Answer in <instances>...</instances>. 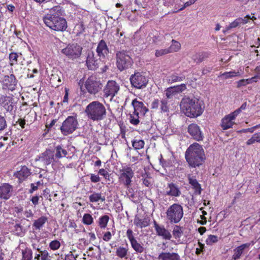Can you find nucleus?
I'll return each instance as SVG.
<instances>
[{"label": "nucleus", "mask_w": 260, "mask_h": 260, "mask_svg": "<svg viewBox=\"0 0 260 260\" xmlns=\"http://www.w3.org/2000/svg\"><path fill=\"white\" fill-rule=\"evenodd\" d=\"M118 119H117V121L118 122V124L119 126V127L120 129V134L121 137L122 138L125 137V132L126 130V126L124 123V122L123 121L122 118L121 117H120L119 118L118 117Z\"/></svg>", "instance_id": "nucleus-39"}, {"label": "nucleus", "mask_w": 260, "mask_h": 260, "mask_svg": "<svg viewBox=\"0 0 260 260\" xmlns=\"http://www.w3.org/2000/svg\"><path fill=\"white\" fill-rule=\"evenodd\" d=\"M250 246V243H246L243 244L234 249V254L232 256L233 260H237L239 259L243 254L244 250L246 248H248Z\"/></svg>", "instance_id": "nucleus-27"}, {"label": "nucleus", "mask_w": 260, "mask_h": 260, "mask_svg": "<svg viewBox=\"0 0 260 260\" xmlns=\"http://www.w3.org/2000/svg\"><path fill=\"white\" fill-rule=\"evenodd\" d=\"M140 116L139 114L134 112V111L130 112L128 114V120L130 123L133 125H138L140 123Z\"/></svg>", "instance_id": "nucleus-32"}, {"label": "nucleus", "mask_w": 260, "mask_h": 260, "mask_svg": "<svg viewBox=\"0 0 260 260\" xmlns=\"http://www.w3.org/2000/svg\"><path fill=\"white\" fill-rule=\"evenodd\" d=\"M246 107L247 103L246 102H245L240 106L239 108L237 109L233 112L234 114H235V115L238 116L242 110H244L246 108Z\"/></svg>", "instance_id": "nucleus-61"}, {"label": "nucleus", "mask_w": 260, "mask_h": 260, "mask_svg": "<svg viewBox=\"0 0 260 260\" xmlns=\"http://www.w3.org/2000/svg\"><path fill=\"white\" fill-rule=\"evenodd\" d=\"M168 48L170 53L176 52L180 49L181 44L179 42L175 40H172L171 45Z\"/></svg>", "instance_id": "nucleus-40"}, {"label": "nucleus", "mask_w": 260, "mask_h": 260, "mask_svg": "<svg viewBox=\"0 0 260 260\" xmlns=\"http://www.w3.org/2000/svg\"><path fill=\"white\" fill-rule=\"evenodd\" d=\"M165 95L167 99H172L173 97L177 95V94L174 88L172 86L167 88L165 90Z\"/></svg>", "instance_id": "nucleus-45"}, {"label": "nucleus", "mask_w": 260, "mask_h": 260, "mask_svg": "<svg viewBox=\"0 0 260 260\" xmlns=\"http://www.w3.org/2000/svg\"><path fill=\"white\" fill-rule=\"evenodd\" d=\"M85 113L93 120H101L106 115V109L103 104L98 101L90 103L86 108Z\"/></svg>", "instance_id": "nucleus-4"}, {"label": "nucleus", "mask_w": 260, "mask_h": 260, "mask_svg": "<svg viewBox=\"0 0 260 260\" xmlns=\"http://www.w3.org/2000/svg\"><path fill=\"white\" fill-rule=\"evenodd\" d=\"M47 220L48 218L47 217L42 216L34 221L32 226L35 228V230H40Z\"/></svg>", "instance_id": "nucleus-31"}, {"label": "nucleus", "mask_w": 260, "mask_h": 260, "mask_svg": "<svg viewBox=\"0 0 260 260\" xmlns=\"http://www.w3.org/2000/svg\"><path fill=\"white\" fill-rule=\"evenodd\" d=\"M255 143H260V132L254 134L246 143L247 145H250Z\"/></svg>", "instance_id": "nucleus-41"}, {"label": "nucleus", "mask_w": 260, "mask_h": 260, "mask_svg": "<svg viewBox=\"0 0 260 260\" xmlns=\"http://www.w3.org/2000/svg\"><path fill=\"white\" fill-rule=\"evenodd\" d=\"M188 179L189 183L194 190L195 193L200 194L202 190L201 186L197 180L194 177H191L190 175L188 177Z\"/></svg>", "instance_id": "nucleus-29"}, {"label": "nucleus", "mask_w": 260, "mask_h": 260, "mask_svg": "<svg viewBox=\"0 0 260 260\" xmlns=\"http://www.w3.org/2000/svg\"><path fill=\"white\" fill-rule=\"evenodd\" d=\"M105 102H112L114 98V81H109L104 89Z\"/></svg>", "instance_id": "nucleus-18"}, {"label": "nucleus", "mask_w": 260, "mask_h": 260, "mask_svg": "<svg viewBox=\"0 0 260 260\" xmlns=\"http://www.w3.org/2000/svg\"><path fill=\"white\" fill-rule=\"evenodd\" d=\"M33 248L36 249L37 251L40 253L41 260H50V256L48 251L44 248L35 247V244L32 245Z\"/></svg>", "instance_id": "nucleus-33"}, {"label": "nucleus", "mask_w": 260, "mask_h": 260, "mask_svg": "<svg viewBox=\"0 0 260 260\" xmlns=\"http://www.w3.org/2000/svg\"><path fill=\"white\" fill-rule=\"evenodd\" d=\"M185 158L189 167H199L203 164L205 159L204 150L201 145L194 143L186 149Z\"/></svg>", "instance_id": "nucleus-3"}, {"label": "nucleus", "mask_w": 260, "mask_h": 260, "mask_svg": "<svg viewBox=\"0 0 260 260\" xmlns=\"http://www.w3.org/2000/svg\"><path fill=\"white\" fill-rule=\"evenodd\" d=\"M237 115H235L234 112L224 116L221 120V126L223 130L231 128L235 124L234 120L235 119Z\"/></svg>", "instance_id": "nucleus-20"}, {"label": "nucleus", "mask_w": 260, "mask_h": 260, "mask_svg": "<svg viewBox=\"0 0 260 260\" xmlns=\"http://www.w3.org/2000/svg\"><path fill=\"white\" fill-rule=\"evenodd\" d=\"M218 241V237L213 235H208L205 242L207 245L211 246Z\"/></svg>", "instance_id": "nucleus-44"}, {"label": "nucleus", "mask_w": 260, "mask_h": 260, "mask_svg": "<svg viewBox=\"0 0 260 260\" xmlns=\"http://www.w3.org/2000/svg\"><path fill=\"white\" fill-rule=\"evenodd\" d=\"M64 13V11L61 7L58 5L54 6L43 17L44 22L53 30L64 31L68 27L66 19L62 17Z\"/></svg>", "instance_id": "nucleus-1"}, {"label": "nucleus", "mask_w": 260, "mask_h": 260, "mask_svg": "<svg viewBox=\"0 0 260 260\" xmlns=\"http://www.w3.org/2000/svg\"><path fill=\"white\" fill-rule=\"evenodd\" d=\"M132 248L138 253H142L144 251V247L139 243L137 240H135L131 243Z\"/></svg>", "instance_id": "nucleus-46"}, {"label": "nucleus", "mask_w": 260, "mask_h": 260, "mask_svg": "<svg viewBox=\"0 0 260 260\" xmlns=\"http://www.w3.org/2000/svg\"><path fill=\"white\" fill-rule=\"evenodd\" d=\"M19 56V54L15 52H11L9 55V59L10 61L11 62L10 64L11 66L14 64L17 63V58Z\"/></svg>", "instance_id": "nucleus-56"}, {"label": "nucleus", "mask_w": 260, "mask_h": 260, "mask_svg": "<svg viewBox=\"0 0 260 260\" xmlns=\"http://www.w3.org/2000/svg\"><path fill=\"white\" fill-rule=\"evenodd\" d=\"M166 214V219L170 223H178L184 214L183 207L179 204L174 203L168 208Z\"/></svg>", "instance_id": "nucleus-5"}, {"label": "nucleus", "mask_w": 260, "mask_h": 260, "mask_svg": "<svg viewBox=\"0 0 260 260\" xmlns=\"http://www.w3.org/2000/svg\"><path fill=\"white\" fill-rule=\"evenodd\" d=\"M183 231L181 228L178 225H175L173 231V234L175 238H179L181 237Z\"/></svg>", "instance_id": "nucleus-50"}, {"label": "nucleus", "mask_w": 260, "mask_h": 260, "mask_svg": "<svg viewBox=\"0 0 260 260\" xmlns=\"http://www.w3.org/2000/svg\"><path fill=\"white\" fill-rule=\"evenodd\" d=\"M188 132L192 138L196 141H200L203 139L200 127L195 123H191L188 127Z\"/></svg>", "instance_id": "nucleus-16"}, {"label": "nucleus", "mask_w": 260, "mask_h": 260, "mask_svg": "<svg viewBox=\"0 0 260 260\" xmlns=\"http://www.w3.org/2000/svg\"><path fill=\"white\" fill-rule=\"evenodd\" d=\"M185 78L184 75L179 76L177 74H172L169 77L168 81L172 83L177 82H180L184 80Z\"/></svg>", "instance_id": "nucleus-38"}, {"label": "nucleus", "mask_w": 260, "mask_h": 260, "mask_svg": "<svg viewBox=\"0 0 260 260\" xmlns=\"http://www.w3.org/2000/svg\"><path fill=\"white\" fill-rule=\"evenodd\" d=\"M150 221V219L149 217L147 216H145L143 218H141L139 216H136L134 218V223L136 226L142 229L149 226Z\"/></svg>", "instance_id": "nucleus-28"}, {"label": "nucleus", "mask_w": 260, "mask_h": 260, "mask_svg": "<svg viewBox=\"0 0 260 260\" xmlns=\"http://www.w3.org/2000/svg\"><path fill=\"white\" fill-rule=\"evenodd\" d=\"M160 110L161 113L169 112V105L167 99H163L160 101Z\"/></svg>", "instance_id": "nucleus-42"}, {"label": "nucleus", "mask_w": 260, "mask_h": 260, "mask_svg": "<svg viewBox=\"0 0 260 260\" xmlns=\"http://www.w3.org/2000/svg\"><path fill=\"white\" fill-rule=\"evenodd\" d=\"M54 151L47 149L40 155L39 159L47 166L54 161Z\"/></svg>", "instance_id": "nucleus-19"}, {"label": "nucleus", "mask_w": 260, "mask_h": 260, "mask_svg": "<svg viewBox=\"0 0 260 260\" xmlns=\"http://www.w3.org/2000/svg\"><path fill=\"white\" fill-rule=\"evenodd\" d=\"M168 187L170 190L167 192V195L177 197L181 194V191L175 184L173 183H169Z\"/></svg>", "instance_id": "nucleus-30"}, {"label": "nucleus", "mask_w": 260, "mask_h": 260, "mask_svg": "<svg viewBox=\"0 0 260 260\" xmlns=\"http://www.w3.org/2000/svg\"><path fill=\"white\" fill-rule=\"evenodd\" d=\"M60 247V243L57 240L52 241L49 243V247L53 250H56L58 249Z\"/></svg>", "instance_id": "nucleus-54"}, {"label": "nucleus", "mask_w": 260, "mask_h": 260, "mask_svg": "<svg viewBox=\"0 0 260 260\" xmlns=\"http://www.w3.org/2000/svg\"><path fill=\"white\" fill-rule=\"evenodd\" d=\"M153 225L157 236L161 237L164 239L170 240L172 235L169 231L163 225H159L155 220L153 221Z\"/></svg>", "instance_id": "nucleus-15"}, {"label": "nucleus", "mask_w": 260, "mask_h": 260, "mask_svg": "<svg viewBox=\"0 0 260 260\" xmlns=\"http://www.w3.org/2000/svg\"><path fill=\"white\" fill-rule=\"evenodd\" d=\"M82 221L85 224L90 225L93 222V218L90 214L86 213L83 215Z\"/></svg>", "instance_id": "nucleus-52"}, {"label": "nucleus", "mask_w": 260, "mask_h": 260, "mask_svg": "<svg viewBox=\"0 0 260 260\" xmlns=\"http://www.w3.org/2000/svg\"><path fill=\"white\" fill-rule=\"evenodd\" d=\"M205 55L203 53H196L193 55L192 58L194 62L197 63H200L204 61Z\"/></svg>", "instance_id": "nucleus-47"}, {"label": "nucleus", "mask_w": 260, "mask_h": 260, "mask_svg": "<svg viewBox=\"0 0 260 260\" xmlns=\"http://www.w3.org/2000/svg\"><path fill=\"white\" fill-rule=\"evenodd\" d=\"M27 222H28V220L25 218H23L20 220H16L15 221V224L14 225L12 230L14 235L20 237L23 236L26 232V229L24 227V225Z\"/></svg>", "instance_id": "nucleus-13"}, {"label": "nucleus", "mask_w": 260, "mask_h": 260, "mask_svg": "<svg viewBox=\"0 0 260 260\" xmlns=\"http://www.w3.org/2000/svg\"><path fill=\"white\" fill-rule=\"evenodd\" d=\"M134 173L131 167H126L120 170L119 180L126 187L128 188L131 184L132 178L134 177Z\"/></svg>", "instance_id": "nucleus-10"}, {"label": "nucleus", "mask_w": 260, "mask_h": 260, "mask_svg": "<svg viewBox=\"0 0 260 260\" xmlns=\"http://www.w3.org/2000/svg\"><path fill=\"white\" fill-rule=\"evenodd\" d=\"M117 67L120 71H122L131 67L133 61L131 57L124 52H119L116 54Z\"/></svg>", "instance_id": "nucleus-7"}, {"label": "nucleus", "mask_w": 260, "mask_h": 260, "mask_svg": "<svg viewBox=\"0 0 260 260\" xmlns=\"http://www.w3.org/2000/svg\"><path fill=\"white\" fill-rule=\"evenodd\" d=\"M109 219V218L108 215H104L99 218V224L101 228L106 227Z\"/></svg>", "instance_id": "nucleus-51"}, {"label": "nucleus", "mask_w": 260, "mask_h": 260, "mask_svg": "<svg viewBox=\"0 0 260 260\" xmlns=\"http://www.w3.org/2000/svg\"><path fill=\"white\" fill-rule=\"evenodd\" d=\"M131 105L133 107V111L141 116H144L149 111L148 108L145 106L144 103L139 101L137 98L132 101Z\"/></svg>", "instance_id": "nucleus-14"}, {"label": "nucleus", "mask_w": 260, "mask_h": 260, "mask_svg": "<svg viewBox=\"0 0 260 260\" xmlns=\"http://www.w3.org/2000/svg\"><path fill=\"white\" fill-rule=\"evenodd\" d=\"M160 105V101L158 99H154L151 103V108L153 110H157Z\"/></svg>", "instance_id": "nucleus-60"}, {"label": "nucleus", "mask_w": 260, "mask_h": 260, "mask_svg": "<svg viewBox=\"0 0 260 260\" xmlns=\"http://www.w3.org/2000/svg\"><path fill=\"white\" fill-rule=\"evenodd\" d=\"M125 104L126 101L123 96L121 98L116 97V99H115V109H116L117 112L116 115L119 118L122 115L123 109Z\"/></svg>", "instance_id": "nucleus-25"}, {"label": "nucleus", "mask_w": 260, "mask_h": 260, "mask_svg": "<svg viewBox=\"0 0 260 260\" xmlns=\"http://www.w3.org/2000/svg\"><path fill=\"white\" fill-rule=\"evenodd\" d=\"M126 236L131 243L133 241L136 240L134 237L133 232L131 229H128L127 230Z\"/></svg>", "instance_id": "nucleus-59"}, {"label": "nucleus", "mask_w": 260, "mask_h": 260, "mask_svg": "<svg viewBox=\"0 0 260 260\" xmlns=\"http://www.w3.org/2000/svg\"><path fill=\"white\" fill-rule=\"evenodd\" d=\"M89 199L91 202H102L105 201V197L101 193L93 192L89 197Z\"/></svg>", "instance_id": "nucleus-34"}, {"label": "nucleus", "mask_w": 260, "mask_h": 260, "mask_svg": "<svg viewBox=\"0 0 260 260\" xmlns=\"http://www.w3.org/2000/svg\"><path fill=\"white\" fill-rule=\"evenodd\" d=\"M238 18L239 19H241V20H240L239 21L240 22V24H246L247 23H248L249 20H254L256 19V18L254 16H252V17H251L250 16H249L248 15H246L243 18Z\"/></svg>", "instance_id": "nucleus-58"}, {"label": "nucleus", "mask_w": 260, "mask_h": 260, "mask_svg": "<svg viewBox=\"0 0 260 260\" xmlns=\"http://www.w3.org/2000/svg\"><path fill=\"white\" fill-rule=\"evenodd\" d=\"M7 127V122L5 116L0 114V133Z\"/></svg>", "instance_id": "nucleus-49"}, {"label": "nucleus", "mask_w": 260, "mask_h": 260, "mask_svg": "<svg viewBox=\"0 0 260 260\" xmlns=\"http://www.w3.org/2000/svg\"><path fill=\"white\" fill-rule=\"evenodd\" d=\"M22 258L21 260H32V251L30 248L26 247L22 250Z\"/></svg>", "instance_id": "nucleus-36"}, {"label": "nucleus", "mask_w": 260, "mask_h": 260, "mask_svg": "<svg viewBox=\"0 0 260 260\" xmlns=\"http://www.w3.org/2000/svg\"><path fill=\"white\" fill-rule=\"evenodd\" d=\"M177 95L182 92L186 89V86L185 84H181L179 85L173 86Z\"/></svg>", "instance_id": "nucleus-55"}, {"label": "nucleus", "mask_w": 260, "mask_h": 260, "mask_svg": "<svg viewBox=\"0 0 260 260\" xmlns=\"http://www.w3.org/2000/svg\"><path fill=\"white\" fill-rule=\"evenodd\" d=\"M197 1V0H189L186 3H184V2L181 1L180 8H183V10L185 8L194 4Z\"/></svg>", "instance_id": "nucleus-62"}, {"label": "nucleus", "mask_w": 260, "mask_h": 260, "mask_svg": "<svg viewBox=\"0 0 260 260\" xmlns=\"http://www.w3.org/2000/svg\"><path fill=\"white\" fill-rule=\"evenodd\" d=\"M13 187L8 183H4L0 186V199L8 200L12 195Z\"/></svg>", "instance_id": "nucleus-21"}, {"label": "nucleus", "mask_w": 260, "mask_h": 260, "mask_svg": "<svg viewBox=\"0 0 260 260\" xmlns=\"http://www.w3.org/2000/svg\"><path fill=\"white\" fill-rule=\"evenodd\" d=\"M18 82V81L14 74L5 75L2 81V88L13 91L16 89Z\"/></svg>", "instance_id": "nucleus-12"}, {"label": "nucleus", "mask_w": 260, "mask_h": 260, "mask_svg": "<svg viewBox=\"0 0 260 260\" xmlns=\"http://www.w3.org/2000/svg\"><path fill=\"white\" fill-rule=\"evenodd\" d=\"M78 125L77 117L69 116L62 123L60 129L62 134L64 136H68L72 134L78 128Z\"/></svg>", "instance_id": "nucleus-6"}, {"label": "nucleus", "mask_w": 260, "mask_h": 260, "mask_svg": "<svg viewBox=\"0 0 260 260\" xmlns=\"http://www.w3.org/2000/svg\"><path fill=\"white\" fill-rule=\"evenodd\" d=\"M0 105L7 112H12L14 108V103L13 98L9 96L1 95L0 96Z\"/></svg>", "instance_id": "nucleus-17"}, {"label": "nucleus", "mask_w": 260, "mask_h": 260, "mask_svg": "<svg viewBox=\"0 0 260 260\" xmlns=\"http://www.w3.org/2000/svg\"><path fill=\"white\" fill-rule=\"evenodd\" d=\"M87 91L90 94H95L100 91L103 87L100 81H98L94 76H90L86 80L84 84Z\"/></svg>", "instance_id": "nucleus-8"}, {"label": "nucleus", "mask_w": 260, "mask_h": 260, "mask_svg": "<svg viewBox=\"0 0 260 260\" xmlns=\"http://www.w3.org/2000/svg\"><path fill=\"white\" fill-rule=\"evenodd\" d=\"M30 174V170L27 167L24 166L21 167L20 170L14 173V176L18 178L19 183H21L26 179Z\"/></svg>", "instance_id": "nucleus-23"}, {"label": "nucleus", "mask_w": 260, "mask_h": 260, "mask_svg": "<svg viewBox=\"0 0 260 260\" xmlns=\"http://www.w3.org/2000/svg\"><path fill=\"white\" fill-rule=\"evenodd\" d=\"M130 81L133 87L141 89L147 85L148 80L142 73L136 72L131 76Z\"/></svg>", "instance_id": "nucleus-11"}, {"label": "nucleus", "mask_w": 260, "mask_h": 260, "mask_svg": "<svg viewBox=\"0 0 260 260\" xmlns=\"http://www.w3.org/2000/svg\"><path fill=\"white\" fill-rule=\"evenodd\" d=\"M241 19H239V18H237L236 20H235L233 22H231L228 28L230 29L232 28H235L237 26H238L240 24V22L239 21Z\"/></svg>", "instance_id": "nucleus-63"}, {"label": "nucleus", "mask_w": 260, "mask_h": 260, "mask_svg": "<svg viewBox=\"0 0 260 260\" xmlns=\"http://www.w3.org/2000/svg\"><path fill=\"white\" fill-rule=\"evenodd\" d=\"M75 29L77 30V36H80L85 31V27L82 22H80L76 25Z\"/></svg>", "instance_id": "nucleus-53"}, {"label": "nucleus", "mask_w": 260, "mask_h": 260, "mask_svg": "<svg viewBox=\"0 0 260 260\" xmlns=\"http://www.w3.org/2000/svg\"><path fill=\"white\" fill-rule=\"evenodd\" d=\"M82 48L77 44L68 45L62 49L61 52L71 59H75L80 57Z\"/></svg>", "instance_id": "nucleus-9"}, {"label": "nucleus", "mask_w": 260, "mask_h": 260, "mask_svg": "<svg viewBox=\"0 0 260 260\" xmlns=\"http://www.w3.org/2000/svg\"><path fill=\"white\" fill-rule=\"evenodd\" d=\"M180 108L184 114L190 118L197 117L202 114L205 106L202 101L196 98L183 97L180 104Z\"/></svg>", "instance_id": "nucleus-2"}, {"label": "nucleus", "mask_w": 260, "mask_h": 260, "mask_svg": "<svg viewBox=\"0 0 260 260\" xmlns=\"http://www.w3.org/2000/svg\"><path fill=\"white\" fill-rule=\"evenodd\" d=\"M99 60L95 58L92 51H89L87 53L86 64L88 69L90 70H95L99 67Z\"/></svg>", "instance_id": "nucleus-22"}, {"label": "nucleus", "mask_w": 260, "mask_h": 260, "mask_svg": "<svg viewBox=\"0 0 260 260\" xmlns=\"http://www.w3.org/2000/svg\"><path fill=\"white\" fill-rule=\"evenodd\" d=\"M181 0H164V5L172 9L173 13H176L183 10L180 8Z\"/></svg>", "instance_id": "nucleus-24"}, {"label": "nucleus", "mask_w": 260, "mask_h": 260, "mask_svg": "<svg viewBox=\"0 0 260 260\" xmlns=\"http://www.w3.org/2000/svg\"><path fill=\"white\" fill-rule=\"evenodd\" d=\"M224 79H227L233 77L240 76L239 72H236L235 71H230L229 72H224L221 75Z\"/></svg>", "instance_id": "nucleus-48"}, {"label": "nucleus", "mask_w": 260, "mask_h": 260, "mask_svg": "<svg viewBox=\"0 0 260 260\" xmlns=\"http://www.w3.org/2000/svg\"><path fill=\"white\" fill-rule=\"evenodd\" d=\"M55 150L56 152L54 156L58 159L65 157L68 153L66 149L62 148V146L60 145L56 146Z\"/></svg>", "instance_id": "nucleus-35"}, {"label": "nucleus", "mask_w": 260, "mask_h": 260, "mask_svg": "<svg viewBox=\"0 0 260 260\" xmlns=\"http://www.w3.org/2000/svg\"><path fill=\"white\" fill-rule=\"evenodd\" d=\"M169 53H170L168 48L166 49H161L159 50H156L155 51V55L156 57H160L161 56L168 54Z\"/></svg>", "instance_id": "nucleus-57"}, {"label": "nucleus", "mask_w": 260, "mask_h": 260, "mask_svg": "<svg viewBox=\"0 0 260 260\" xmlns=\"http://www.w3.org/2000/svg\"><path fill=\"white\" fill-rule=\"evenodd\" d=\"M99 173L101 175H103L105 179L110 180V176L111 174L109 175L105 170L103 169H100L99 171Z\"/></svg>", "instance_id": "nucleus-64"}, {"label": "nucleus", "mask_w": 260, "mask_h": 260, "mask_svg": "<svg viewBox=\"0 0 260 260\" xmlns=\"http://www.w3.org/2000/svg\"><path fill=\"white\" fill-rule=\"evenodd\" d=\"M116 255L120 258L127 259V249L124 247H118L116 251Z\"/></svg>", "instance_id": "nucleus-43"}, {"label": "nucleus", "mask_w": 260, "mask_h": 260, "mask_svg": "<svg viewBox=\"0 0 260 260\" xmlns=\"http://www.w3.org/2000/svg\"><path fill=\"white\" fill-rule=\"evenodd\" d=\"M96 52L100 57L108 58L109 57V49L104 40H101L98 44L96 48Z\"/></svg>", "instance_id": "nucleus-26"}, {"label": "nucleus", "mask_w": 260, "mask_h": 260, "mask_svg": "<svg viewBox=\"0 0 260 260\" xmlns=\"http://www.w3.org/2000/svg\"><path fill=\"white\" fill-rule=\"evenodd\" d=\"M133 147L136 150H139L144 147L145 142L144 140L136 138L132 141Z\"/></svg>", "instance_id": "nucleus-37"}]
</instances>
